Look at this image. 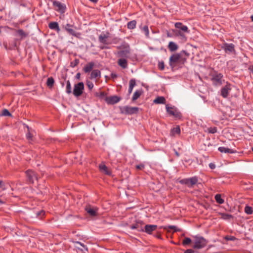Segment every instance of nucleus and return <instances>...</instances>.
Listing matches in <instances>:
<instances>
[{
    "label": "nucleus",
    "instance_id": "nucleus-4",
    "mask_svg": "<svg viewBox=\"0 0 253 253\" xmlns=\"http://www.w3.org/2000/svg\"><path fill=\"white\" fill-rule=\"evenodd\" d=\"M139 108L136 107H130L126 106L120 107V111L122 114L131 115L137 114L138 112Z\"/></svg>",
    "mask_w": 253,
    "mask_h": 253
},
{
    "label": "nucleus",
    "instance_id": "nucleus-28",
    "mask_svg": "<svg viewBox=\"0 0 253 253\" xmlns=\"http://www.w3.org/2000/svg\"><path fill=\"white\" fill-rule=\"evenodd\" d=\"M154 103L155 104H165L166 99L163 96H159L154 100Z\"/></svg>",
    "mask_w": 253,
    "mask_h": 253
},
{
    "label": "nucleus",
    "instance_id": "nucleus-37",
    "mask_svg": "<svg viewBox=\"0 0 253 253\" xmlns=\"http://www.w3.org/2000/svg\"><path fill=\"white\" fill-rule=\"evenodd\" d=\"M244 211L247 214H252L253 213V208L248 205L246 206Z\"/></svg>",
    "mask_w": 253,
    "mask_h": 253
},
{
    "label": "nucleus",
    "instance_id": "nucleus-52",
    "mask_svg": "<svg viewBox=\"0 0 253 253\" xmlns=\"http://www.w3.org/2000/svg\"><path fill=\"white\" fill-rule=\"evenodd\" d=\"M27 138L29 140L30 139L32 138V135H31V134L30 133H27Z\"/></svg>",
    "mask_w": 253,
    "mask_h": 253
},
{
    "label": "nucleus",
    "instance_id": "nucleus-53",
    "mask_svg": "<svg viewBox=\"0 0 253 253\" xmlns=\"http://www.w3.org/2000/svg\"><path fill=\"white\" fill-rule=\"evenodd\" d=\"M249 70L251 71V72L253 74V65L252 66H251L249 68Z\"/></svg>",
    "mask_w": 253,
    "mask_h": 253
},
{
    "label": "nucleus",
    "instance_id": "nucleus-38",
    "mask_svg": "<svg viewBox=\"0 0 253 253\" xmlns=\"http://www.w3.org/2000/svg\"><path fill=\"white\" fill-rule=\"evenodd\" d=\"M206 131H207L210 133L214 134L217 132V128H216V127H208V128H207Z\"/></svg>",
    "mask_w": 253,
    "mask_h": 253
},
{
    "label": "nucleus",
    "instance_id": "nucleus-55",
    "mask_svg": "<svg viewBox=\"0 0 253 253\" xmlns=\"http://www.w3.org/2000/svg\"><path fill=\"white\" fill-rule=\"evenodd\" d=\"M44 213V212L43 211H42L41 212L38 213L37 214H38V215H43Z\"/></svg>",
    "mask_w": 253,
    "mask_h": 253
},
{
    "label": "nucleus",
    "instance_id": "nucleus-17",
    "mask_svg": "<svg viewBox=\"0 0 253 253\" xmlns=\"http://www.w3.org/2000/svg\"><path fill=\"white\" fill-rule=\"evenodd\" d=\"M73 26L69 24H67L65 26V29L66 30V31H67L68 32L69 34H70V35H72V36H74L75 37H78V34L76 32V31L73 30V29L71 28V27H72Z\"/></svg>",
    "mask_w": 253,
    "mask_h": 253
},
{
    "label": "nucleus",
    "instance_id": "nucleus-46",
    "mask_svg": "<svg viewBox=\"0 0 253 253\" xmlns=\"http://www.w3.org/2000/svg\"><path fill=\"white\" fill-rule=\"evenodd\" d=\"M86 85L89 90L92 89L94 86L93 84L91 82H90V81L87 82Z\"/></svg>",
    "mask_w": 253,
    "mask_h": 253
},
{
    "label": "nucleus",
    "instance_id": "nucleus-61",
    "mask_svg": "<svg viewBox=\"0 0 253 253\" xmlns=\"http://www.w3.org/2000/svg\"><path fill=\"white\" fill-rule=\"evenodd\" d=\"M158 238H160V235H158L157 236Z\"/></svg>",
    "mask_w": 253,
    "mask_h": 253
},
{
    "label": "nucleus",
    "instance_id": "nucleus-40",
    "mask_svg": "<svg viewBox=\"0 0 253 253\" xmlns=\"http://www.w3.org/2000/svg\"><path fill=\"white\" fill-rule=\"evenodd\" d=\"M164 229L166 230L169 229H172L173 230L174 232H177L179 231L180 230L179 229H178L176 226H173V225H169L168 226H166L164 227Z\"/></svg>",
    "mask_w": 253,
    "mask_h": 253
},
{
    "label": "nucleus",
    "instance_id": "nucleus-6",
    "mask_svg": "<svg viewBox=\"0 0 253 253\" xmlns=\"http://www.w3.org/2000/svg\"><path fill=\"white\" fill-rule=\"evenodd\" d=\"M207 244V241L203 237H196L193 248L194 249H200L204 248Z\"/></svg>",
    "mask_w": 253,
    "mask_h": 253
},
{
    "label": "nucleus",
    "instance_id": "nucleus-36",
    "mask_svg": "<svg viewBox=\"0 0 253 253\" xmlns=\"http://www.w3.org/2000/svg\"><path fill=\"white\" fill-rule=\"evenodd\" d=\"M54 80L52 77H49L47 80L46 84L49 87H52L53 86Z\"/></svg>",
    "mask_w": 253,
    "mask_h": 253
},
{
    "label": "nucleus",
    "instance_id": "nucleus-26",
    "mask_svg": "<svg viewBox=\"0 0 253 253\" xmlns=\"http://www.w3.org/2000/svg\"><path fill=\"white\" fill-rule=\"evenodd\" d=\"M178 45L175 42H169L168 45V48L170 51H175L178 49Z\"/></svg>",
    "mask_w": 253,
    "mask_h": 253
},
{
    "label": "nucleus",
    "instance_id": "nucleus-5",
    "mask_svg": "<svg viewBox=\"0 0 253 253\" xmlns=\"http://www.w3.org/2000/svg\"><path fill=\"white\" fill-rule=\"evenodd\" d=\"M84 90V84L83 82H80L74 85L72 92L75 97H78L83 94Z\"/></svg>",
    "mask_w": 253,
    "mask_h": 253
},
{
    "label": "nucleus",
    "instance_id": "nucleus-59",
    "mask_svg": "<svg viewBox=\"0 0 253 253\" xmlns=\"http://www.w3.org/2000/svg\"><path fill=\"white\" fill-rule=\"evenodd\" d=\"M251 19H252V20L253 21V15H252V16H251Z\"/></svg>",
    "mask_w": 253,
    "mask_h": 253
},
{
    "label": "nucleus",
    "instance_id": "nucleus-22",
    "mask_svg": "<svg viewBox=\"0 0 253 253\" xmlns=\"http://www.w3.org/2000/svg\"><path fill=\"white\" fill-rule=\"evenodd\" d=\"M99 169L102 172L105 174L110 175L111 174V172L108 169V168L104 164L100 165L99 166Z\"/></svg>",
    "mask_w": 253,
    "mask_h": 253
},
{
    "label": "nucleus",
    "instance_id": "nucleus-10",
    "mask_svg": "<svg viewBox=\"0 0 253 253\" xmlns=\"http://www.w3.org/2000/svg\"><path fill=\"white\" fill-rule=\"evenodd\" d=\"M28 181L30 183H34L35 180H38L36 173L32 170H28L26 172Z\"/></svg>",
    "mask_w": 253,
    "mask_h": 253
},
{
    "label": "nucleus",
    "instance_id": "nucleus-48",
    "mask_svg": "<svg viewBox=\"0 0 253 253\" xmlns=\"http://www.w3.org/2000/svg\"><path fill=\"white\" fill-rule=\"evenodd\" d=\"M144 167V166L143 164L138 165L136 166V169H142Z\"/></svg>",
    "mask_w": 253,
    "mask_h": 253
},
{
    "label": "nucleus",
    "instance_id": "nucleus-14",
    "mask_svg": "<svg viewBox=\"0 0 253 253\" xmlns=\"http://www.w3.org/2000/svg\"><path fill=\"white\" fill-rule=\"evenodd\" d=\"M166 110L167 112L170 115L173 116L176 118L180 117V114L177 112L173 108L169 107L168 105H166Z\"/></svg>",
    "mask_w": 253,
    "mask_h": 253
},
{
    "label": "nucleus",
    "instance_id": "nucleus-58",
    "mask_svg": "<svg viewBox=\"0 0 253 253\" xmlns=\"http://www.w3.org/2000/svg\"><path fill=\"white\" fill-rule=\"evenodd\" d=\"M3 202L1 200H0V204H3Z\"/></svg>",
    "mask_w": 253,
    "mask_h": 253
},
{
    "label": "nucleus",
    "instance_id": "nucleus-16",
    "mask_svg": "<svg viewBox=\"0 0 253 253\" xmlns=\"http://www.w3.org/2000/svg\"><path fill=\"white\" fill-rule=\"evenodd\" d=\"M130 228L132 230L136 229L139 232L144 231V228L142 226V223L141 222H136L135 224L130 225Z\"/></svg>",
    "mask_w": 253,
    "mask_h": 253
},
{
    "label": "nucleus",
    "instance_id": "nucleus-56",
    "mask_svg": "<svg viewBox=\"0 0 253 253\" xmlns=\"http://www.w3.org/2000/svg\"><path fill=\"white\" fill-rule=\"evenodd\" d=\"M80 75H80V73H78V74H77V75H76V78H77V79H79V78H80Z\"/></svg>",
    "mask_w": 253,
    "mask_h": 253
},
{
    "label": "nucleus",
    "instance_id": "nucleus-47",
    "mask_svg": "<svg viewBox=\"0 0 253 253\" xmlns=\"http://www.w3.org/2000/svg\"><path fill=\"white\" fill-rule=\"evenodd\" d=\"M0 188H1L3 190H4L6 189L5 185L2 180H0Z\"/></svg>",
    "mask_w": 253,
    "mask_h": 253
},
{
    "label": "nucleus",
    "instance_id": "nucleus-34",
    "mask_svg": "<svg viewBox=\"0 0 253 253\" xmlns=\"http://www.w3.org/2000/svg\"><path fill=\"white\" fill-rule=\"evenodd\" d=\"M215 199L216 202L219 204H222L224 202V200L221 198V195L219 194H217L215 196Z\"/></svg>",
    "mask_w": 253,
    "mask_h": 253
},
{
    "label": "nucleus",
    "instance_id": "nucleus-24",
    "mask_svg": "<svg viewBox=\"0 0 253 253\" xmlns=\"http://www.w3.org/2000/svg\"><path fill=\"white\" fill-rule=\"evenodd\" d=\"M76 247L77 248L80 250H81L82 251H88L87 247L80 242L77 241L76 242Z\"/></svg>",
    "mask_w": 253,
    "mask_h": 253
},
{
    "label": "nucleus",
    "instance_id": "nucleus-12",
    "mask_svg": "<svg viewBox=\"0 0 253 253\" xmlns=\"http://www.w3.org/2000/svg\"><path fill=\"white\" fill-rule=\"evenodd\" d=\"M231 90V84L229 83H227L226 85L222 88L221 90V95L224 98H226L229 91Z\"/></svg>",
    "mask_w": 253,
    "mask_h": 253
},
{
    "label": "nucleus",
    "instance_id": "nucleus-32",
    "mask_svg": "<svg viewBox=\"0 0 253 253\" xmlns=\"http://www.w3.org/2000/svg\"><path fill=\"white\" fill-rule=\"evenodd\" d=\"M135 85V81L134 80H131L129 83L128 93L130 94L132 92V89Z\"/></svg>",
    "mask_w": 253,
    "mask_h": 253
},
{
    "label": "nucleus",
    "instance_id": "nucleus-31",
    "mask_svg": "<svg viewBox=\"0 0 253 253\" xmlns=\"http://www.w3.org/2000/svg\"><path fill=\"white\" fill-rule=\"evenodd\" d=\"M218 149L221 153H232L233 152L231 149L225 147H219Z\"/></svg>",
    "mask_w": 253,
    "mask_h": 253
},
{
    "label": "nucleus",
    "instance_id": "nucleus-39",
    "mask_svg": "<svg viewBox=\"0 0 253 253\" xmlns=\"http://www.w3.org/2000/svg\"><path fill=\"white\" fill-rule=\"evenodd\" d=\"M171 132L173 135L175 134H179L180 133V129L179 126H176L171 130Z\"/></svg>",
    "mask_w": 253,
    "mask_h": 253
},
{
    "label": "nucleus",
    "instance_id": "nucleus-44",
    "mask_svg": "<svg viewBox=\"0 0 253 253\" xmlns=\"http://www.w3.org/2000/svg\"><path fill=\"white\" fill-rule=\"evenodd\" d=\"M17 33L19 36H21L22 37H25L27 35V34H26L23 30L21 29L18 30Z\"/></svg>",
    "mask_w": 253,
    "mask_h": 253
},
{
    "label": "nucleus",
    "instance_id": "nucleus-43",
    "mask_svg": "<svg viewBox=\"0 0 253 253\" xmlns=\"http://www.w3.org/2000/svg\"><path fill=\"white\" fill-rule=\"evenodd\" d=\"M1 115L3 116H10L11 114L8 110L5 109L2 110Z\"/></svg>",
    "mask_w": 253,
    "mask_h": 253
},
{
    "label": "nucleus",
    "instance_id": "nucleus-33",
    "mask_svg": "<svg viewBox=\"0 0 253 253\" xmlns=\"http://www.w3.org/2000/svg\"><path fill=\"white\" fill-rule=\"evenodd\" d=\"M66 92L67 94H71L72 92L71 85L69 80L66 82Z\"/></svg>",
    "mask_w": 253,
    "mask_h": 253
},
{
    "label": "nucleus",
    "instance_id": "nucleus-9",
    "mask_svg": "<svg viewBox=\"0 0 253 253\" xmlns=\"http://www.w3.org/2000/svg\"><path fill=\"white\" fill-rule=\"evenodd\" d=\"M180 58V55L179 54H173L169 58V63L171 67H173L175 64L178 62Z\"/></svg>",
    "mask_w": 253,
    "mask_h": 253
},
{
    "label": "nucleus",
    "instance_id": "nucleus-19",
    "mask_svg": "<svg viewBox=\"0 0 253 253\" xmlns=\"http://www.w3.org/2000/svg\"><path fill=\"white\" fill-rule=\"evenodd\" d=\"M109 34L108 33L101 34L98 37L99 41L102 43L108 44L106 40L109 38Z\"/></svg>",
    "mask_w": 253,
    "mask_h": 253
},
{
    "label": "nucleus",
    "instance_id": "nucleus-3",
    "mask_svg": "<svg viewBox=\"0 0 253 253\" xmlns=\"http://www.w3.org/2000/svg\"><path fill=\"white\" fill-rule=\"evenodd\" d=\"M223 76L221 73L215 72L211 75V80L214 85L219 86L222 84Z\"/></svg>",
    "mask_w": 253,
    "mask_h": 253
},
{
    "label": "nucleus",
    "instance_id": "nucleus-11",
    "mask_svg": "<svg viewBox=\"0 0 253 253\" xmlns=\"http://www.w3.org/2000/svg\"><path fill=\"white\" fill-rule=\"evenodd\" d=\"M120 100L121 98L116 95L106 96L105 99V101L108 104H114L118 103Z\"/></svg>",
    "mask_w": 253,
    "mask_h": 253
},
{
    "label": "nucleus",
    "instance_id": "nucleus-54",
    "mask_svg": "<svg viewBox=\"0 0 253 253\" xmlns=\"http://www.w3.org/2000/svg\"><path fill=\"white\" fill-rule=\"evenodd\" d=\"M174 153H175V155L176 156V157H178L179 156V154L175 150H174Z\"/></svg>",
    "mask_w": 253,
    "mask_h": 253
},
{
    "label": "nucleus",
    "instance_id": "nucleus-23",
    "mask_svg": "<svg viewBox=\"0 0 253 253\" xmlns=\"http://www.w3.org/2000/svg\"><path fill=\"white\" fill-rule=\"evenodd\" d=\"M48 27L50 29L54 30L57 32H59L60 29L59 27L58 24L56 22H52L49 23Z\"/></svg>",
    "mask_w": 253,
    "mask_h": 253
},
{
    "label": "nucleus",
    "instance_id": "nucleus-45",
    "mask_svg": "<svg viewBox=\"0 0 253 253\" xmlns=\"http://www.w3.org/2000/svg\"><path fill=\"white\" fill-rule=\"evenodd\" d=\"M158 68L160 70H163L165 69V64L163 61L159 62L158 64Z\"/></svg>",
    "mask_w": 253,
    "mask_h": 253
},
{
    "label": "nucleus",
    "instance_id": "nucleus-35",
    "mask_svg": "<svg viewBox=\"0 0 253 253\" xmlns=\"http://www.w3.org/2000/svg\"><path fill=\"white\" fill-rule=\"evenodd\" d=\"M141 94V90H136L134 93V94L133 95V96H132V101H135L136 99H137L140 97Z\"/></svg>",
    "mask_w": 253,
    "mask_h": 253
},
{
    "label": "nucleus",
    "instance_id": "nucleus-50",
    "mask_svg": "<svg viewBox=\"0 0 253 253\" xmlns=\"http://www.w3.org/2000/svg\"><path fill=\"white\" fill-rule=\"evenodd\" d=\"M194 251L192 249H188L186 250L184 253H194Z\"/></svg>",
    "mask_w": 253,
    "mask_h": 253
},
{
    "label": "nucleus",
    "instance_id": "nucleus-1",
    "mask_svg": "<svg viewBox=\"0 0 253 253\" xmlns=\"http://www.w3.org/2000/svg\"><path fill=\"white\" fill-rule=\"evenodd\" d=\"M198 182L197 176H193L188 178H184L179 181V183L182 185H185L189 188H193Z\"/></svg>",
    "mask_w": 253,
    "mask_h": 253
},
{
    "label": "nucleus",
    "instance_id": "nucleus-7",
    "mask_svg": "<svg viewBox=\"0 0 253 253\" xmlns=\"http://www.w3.org/2000/svg\"><path fill=\"white\" fill-rule=\"evenodd\" d=\"M53 5L56 11L60 12L61 13L65 12L66 6L63 3H62L60 1L55 0L53 2Z\"/></svg>",
    "mask_w": 253,
    "mask_h": 253
},
{
    "label": "nucleus",
    "instance_id": "nucleus-57",
    "mask_svg": "<svg viewBox=\"0 0 253 253\" xmlns=\"http://www.w3.org/2000/svg\"><path fill=\"white\" fill-rule=\"evenodd\" d=\"M89 1L93 2L94 3H96L98 0H89Z\"/></svg>",
    "mask_w": 253,
    "mask_h": 253
},
{
    "label": "nucleus",
    "instance_id": "nucleus-62",
    "mask_svg": "<svg viewBox=\"0 0 253 253\" xmlns=\"http://www.w3.org/2000/svg\"><path fill=\"white\" fill-rule=\"evenodd\" d=\"M252 151H253V147L252 148Z\"/></svg>",
    "mask_w": 253,
    "mask_h": 253
},
{
    "label": "nucleus",
    "instance_id": "nucleus-42",
    "mask_svg": "<svg viewBox=\"0 0 253 253\" xmlns=\"http://www.w3.org/2000/svg\"><path fill=\"white\" fill-rule=\"evenodd\" d=\"M191 240L189 238H185L182 242V244L184 246L190 244L191 243Z\"/></svg>",
    "mask_w": 253,
    "mask_h": 253
},
{
    "label": "nucleus",
    "instance_id": "nucleus-8",
    "mask_svg": "<svg viewBox=\"0 0 253 253\" xmlns=\"http://www.w3.org/2000/svg\"><path fill=\"white\" fill-rule=\"evenodd\" d=\"M85 210L89 215L95 216L97 215L98 209L96 207L88 205L85 207Z\"/></svg>",
    "mask_w": 253,
    "mask_h": 253
},
{
    "label": "nucleus",
    "instance_id": "nucleus-49",
    "mask_svg": "<svg viewBox=\"0 0 253 253\" xmlns=\"http://www.w3.org/2000/svg\"><path fill=\"white\" fill-rule=\"evenodd\" d=\"M111 77L113 79H115L117 78L118 76L116 74L112 73L111 74Z\"/></svg>",
    "mask_w": 253,
    "mask_h": 253
},
{
    "label": "nucleus",
    "instance_id": "nucleus-21",
    "mask_svg": "<svg viewBox=\"0 0 253 253\" xmlns=\"http://www.w3.org/2000/svg\"><path fill=\"white\" fill-rule=\"evenodd\" d=\"M173 32L176 36L180 37L181 39L186 41V38L184 34L185 33V32H183L182 31H180V30L177 29L173 30Z\"/></svg>",
    "mask_w": 253,
    "mask_h": 253
},
{
    "label": "nucleus",
    "instance_id": "nucleus-2",
    "mask_svg": "<svg viewBox=\"0 0 253 253\" xmlns=\"http://www.w3.org/2000/svg\"><path fill=\"white\" fill-rule=\"evenodd\" d=\"M120 48L122 50L118 52V55L120 57L128 58L130 53V49L129 45L127 43H124L121 45Z\"/></svg>",
    "mask_w": 253,
    "mask_h": 253
},
{
    "label": "nucleus",
    "instance_id": "nucleus-60",
    "mask_svg": "<svg viewBox=\"0 0 253 253\" xmlns=\"http://www.w3.org/2000/svg\"><path fill=\"white\" fill-rule=\"evenodd\" d=\"M76 64H78V63H79V61H78H78H77V60H76Z\"/></svg>",
    "mask_w": 253,
    "mask_h": 253
},
{
    "label": "nucleus",
    "instance_id": "nucleus-20",
    "mask_svg": "<svg viewBox=\"0 0 253 253\" xmlns=\"http://www.w3.org/2000/svg\"><path fill=\"white\" fill-rule=\"evenodd\" d=\"M101 77L100 71L98 70H93L90 74V78L91 79H99Z\"/></svg>",
    "mask_w": 253,
    "mask_h": 253
},
{
    "label": "nucleus",
    "instance_id": "nucleus-18",
    "mask_svg": "<svg viewBox=\"0 0 253 253\" xmlns=\"http://www.w3.org/2000/svg\"><path fill=\"white\" fill-rule=\"evenodd\" d=\"M94 66V63L90 62L84 66L83 68V71L86 73H89L93 69Z\"/></svg>",
    "mask_w": 253,
    "mask_h": 253
},
{
    "label": "nucleus",
    "instance_id": "nucleus-30",
    "mask_svg": "<svg viewBox=\"0 0 253 253\" xmlns=\"http://www.w3.org/2000/svg\"><path fill=\"white\" fill-rule=\"evenodd\" d=\"M136 21L135 20L129 21L127 24V27L128 29L132 30L135 28L136 26Z\"/></svg>",
    "mask_w": 253,
    "mask_h": 253
},
{
    "label": "nucleus",
    "instance_id": "nucleus-41",
    "mask_svg": "<svg viewBox=\"0 0 253 253\" xmlns=\"http://www.w3.org/2000/svg\"><path fill=\"white\" fill-rule=\"evenodd\" d=\"M142 30L145 33V36L147 37H149V35L148 27L147 26H144L143 27Z\"/></svg>",
    "mask_w": 253,
    "mask_h": 253
},
{
    "label": "nucleus",
    "instance_id": "nucleus-13",
    "mask_svg": "<svg viewBox=\"0 0 253 253\" xmlns=\"http://www.w3.org/2000/svg\"><path fill=\"white\" fill-rule=\"evenodd\" d=\"M157 225L147 224L146 225L144 228V231L148 234H151L152 232L156 230L157 229Z\"/></svg>",
    "mask_w": 253,
    "mask_h": 253
},
{
    "label": "nucleus",
    "instance_id": "nucleus-25",
    "mask_svg": "<svg viewBox=\"0 0 253 253\" xmlns=\"http://www.w3.org/2000/svg\"><path fill=\"white\" fill-rule=\"evenodd\" d=\"M118 64L123 69H126L127 67V62L126 59L121 58L119 59Z\"/></svg>",
    "mask_w": 253,
    "mask_h": 253
},
{
    "label": "nucleus",
    "instance_id": "nucleus-15",
    "mask_svg": "<svg viewBox=\"0 0 253 253\" xmlns=\"http://www.w3.org/2000/svg\"><path fill=\"white\" fill-rule=\"evenodd\" d=\"M174 25H175V27L177 30H180V31L185 32L187 33H188L189 32V31L188 30L187 26L183 25V24L182 23L176 22L175 23Z\"/></svg>",
    "mask_w": 253,
    "mask_h": 253
},
{
    "label": "nucleus",
    "instance_id": "nucleus-27",
    "mask_svg": "<svg viewBox=\"0 0 253 253\" xmlns=\"http://www.w3.org/2000/svg\"><path fill=\"white\" fill-rule=\"evenodd\" d=\"M224 49L226 51L233 52L234 50V45L232 43H226L224 44Z\"/></svg>",
    "mask_w": 253,
    "mask_h": 253
},
{
    "label": "nucleus",
    "instance_id": "nucleus-51",
    "mask_svg": "<svg viewBox=\"0 0 253 253\" xmlns=\"http://www.w3.org/2000/svg\"><path fill=\"white\" fill-rule=\"evenodd\" d=\"M209 167L211 169H214L215 168V165L212 163H210L209 164Z\"/></svg>",
    "mask_w": 253,
    "mask_h": 253
},
{
    "label": "nucleus",
    "instance_id": "nucleus-29",
    "mask_svg": "<svg viewBox=\"0 0 253 253\" xmlns=\"http://www.w3.org/2000/svg\"><path fill=\"white\" fill-rule=\"evenodd\" d=\"M220 215H221V218L224 220H229L231 219H233L234 217V216L228 213H220Z\"/></svg>",
    "mask_w": 253,
    "mask_h": 253
}]
</instances>
